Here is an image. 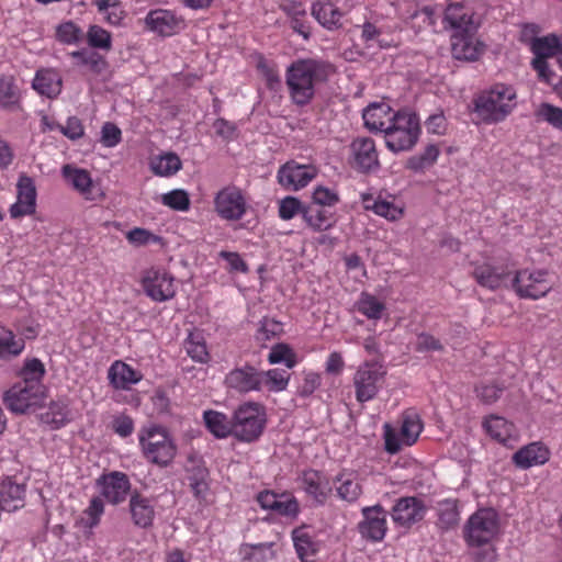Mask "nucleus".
Returning a JSON list of instances; mask_svg holds the SVG:
<instances>
[{"label": "nucleus", "mask_w": 562, "mask_h": 562, "mask_svg": "<svg viewBox=\"0 0 562 562\" xmlns=\"http://www.w3.org/2000/svg\"><path fill=\"white\" fill-rule=\"evenodd\" d=\"M331 70L330 64L322 59L294 60L285 71V83L292 103L296 106L310 104L317 86L327 81Z\"/></svg>", "instance_id": "obj_1"}, {"label": "nucleus", "mask_w": 562, "mask_h": 562, "mask_svg": "<svg viewBox=\"0 0 562 562\" xmlns=\"http://www.w3.org/2000/svg\"><path fill=\"white\" fill-rule=\"evenodd\" d=\"M473 113L484 124L506 120L517 106V91L512 85L495 83L473 99Z\"/></svg>", "instance_id": "obj_2"}, {"label": "nucleus", "mask_w": 562, "mask_h": 562, "mask_svg": "<svg viewBox=\"0 0 562 562\" xmlns=\"http://www.w3.org/2000/svg\"><path fill=\"white\" fill-rule=\"evenodd\" d=\"M393 122L384 133L386 147L393 153L412 149L420 135L418 116L408 110L396 111Z\"/></svg>", "instance_id": "obj_3"}, {"label": "nucleus", "mask_w": 562, "mask_h": 562, "mask_svg": "<svg viewBox=\"0 0 562 562\" xmlns=\"http://www.w3.org/2000/svg\"><path fill=\"white\" fill-rule=\"evenodd\" d=\"M498 513L493 508H480L468 519L463 528V538L469 547L491 544L499 535Z\"/></svg>", "instance_id": "obj_4"}, {"label": "nucleus", "mask_w": 562, "mask_h": 562, "mask_svg": "<svg viewBox=\"0 0 562 562\" xmlns=\"http://www.w3.org/2000/svg\"><path fill=\"white\" fill-rule=\"evenodd\" d=\"M144 457L160 467L168 465L177 453V447L168 431L159 426L144 427L138 435Z\"/></svg>", "instance_id": "obj_5"}, {"label": "nucleus", "mask_w": 562, "mask_h": 562, "mask_svg": "<svg viewBox=\"0 0 562 562\" xmlns=\"http://www.w3.org/2000/svg\"><path fill=\"white\" fill-rule=\"evenodd\" d=\"M234 437L243 442H254L266 428V407L257 402H245L234 412Z\"/></svg>", "instance_id": "obj_6"}, {"label": "nucleus", "mask_w": 562, "mask_h": 562, "mask_svg": "<svg viewBox=\"0 0 562 562\" xmlns=\"http://www.w3.org/2000/svg\"><path fill=\"white\" fill-rule=\"evenodd\" d=\"M386 369L375 360L361 363L352 378L356 400L359 403L372 401L385 383Z\"/></svg>", "instance_id": "obj_7"}, {"label": "nucleus", "mask_w": 562, "mask_h": 562, "mask_svg": "<svg viewBox=\"0 0 562 562\" xmlns=\"http://www.w3.org/2000/svg\"><path fill=\"white\" fill-rule=\"evenodd\" d=\"M47 397L46 386L15 383L3 394L5 407L15 414H24L41 407Z\"/></svg>", "instance_id": "obj_8"}, {"label": "nucleus", "mask_w": 562, "mask_h": 562, "mask_svg": "<svg viewBox=\"0 0 562 562\" xmlns=\"http://www.w3.org/2000/svg\"><path fill=\"white\" fill-rule=\"evenodd\" d=\"M423 430V422L420 416L413 411L405 412L402 417V425L397 434L390 425L384 427V446L385 450L395 454L402 446H413Z\"/></svg>", "instance_id": "obj_9"}, {"label": "nucleus", "mask_w": 562, "mask_h": 562, "mask_svg": "<svg viewBox=\"0 0 562 562\" xmlns=\"http://www.w3.org/2000/svg\"><path fill=\"white\" fill-rule=\"evenodd\" d=\"M548 278L546 269H521L515 273L513 289L520 297L537 300L550 291Z\"/></svg>", "instance_id": "obj_10"}, {"label": "nucleus", "mask_w": 562, "mask_h": 562, "mask_svg": "<svg viewBox=\"0 0 562 562\" xmlns=\"http://www.w3.org/2000/svg\"><path fill=\"white\" fill-rule=\"evenodd\" d=\"M213 203L217 215L227 222L241 220L248 210L245 193L235 186H228L218 191Z\"/></svg>", "instance_id": "obj_11"}, {"label": "nucleus", "mask_w": 562, "mask_h": 562, "mask_svg": "<svg viewBox=\"0 0 562 562\" xmlns=\"http://www.w3.org/2000/svg\"><path fill=\"white\" fill-rule=\"evenodd\" d=\"M477 0H463L450 3L445 11V20L453 31H477L481 25Z\"/></svg>", "instance_id": "obj_12"}, {"label": "nucleus", "mask_w": 562, "mask_h": 562, "mask_svg": "<svg viewBox=\"0 0 562 562\" xmlns=\"http://www.w3.org/2000/svg\"><path fill=\"white\" fill-rule=\"evenodd\" d=\"M361 516L357 525L361 538L373 543L381 542L389 529L385 508L380 504L366 506L361 509Z\"/></svg>", "instance_id": "obj_13"}, {"label": "nucleus", "mask_w": 562, "mask_h": 562, "mask_svg": "<svg viewBox=\"0 0 562 562\" xmlns=\"http://www.w3.org/2000/svg\"><path fill=\"white\" fill-rule=\"evenodd\" d=\"M471 276L476 283L491 291L501 289L510 276V269L506 261L493 262L490 259L471 262Z\"/></svg>", "instance_id": "obj_14"}, {"label": "nucleus", "mask_w": 562, "mask_h": 562, "mask_svg": "<svg viewBox=\"0 0 562 562\" xmlns=\"http://www.w3.org/2000/svg\"><path fill=\"white\" fill-rule=\"evenodd\" d=\"M302 491L316 505L323 506L333 494V481L321 470L305 469L299 475Z\"/></svg>", "instance_id": "obj_15"}, {"label": "nucleus", "mask_w": 562, "mask_h": 562, "mask_svg": "<svg viewBox=\"0 0 562 562\" xmlns=\"http://www.w3.org/2000/svg\"><path fill=\"white\" fill-rule=\"evenodd\" d=\"M145 293L156 302H165L176 294L175 279L161 269H148L142 278Z\"/></svg>", "instance_id": "obj_16"}, {"label": "nucleus", "mask_w": 562, "mask_h": 562, "mask_svg": "<svg viewBox=\"0 0 562 562\" xmlns=\"http://www.w3.org/2000/svg\"><path fill=\"white\" fill-rule=\"evenodd\" d=\"M450 41L451 54L458 60H477L486 48L477 37V31H453Z\"/></svg>", "instance_id": "obj_17"}, {"label": "nucleus", "mask_w": 562, "mask_h": 562, "mask_svg": "<svg viewBox=\"0 0 562 562\" xmlns=\"http://www.w3.org/2000/svg\"><path fill=\"white\" fill-rule=\"evenodd\" d=\"M36 198L37 192L33 178L21 173L16 182V201L9 209L10 216L21 218L34 214Z\"/></svg>", "instance_id": "obj_18"}, {"label": "nucleus", "mask_w": 562, "mask_h": 562, "mask_svg": "<svg viewBox=\"0 0 562 562\" xmlns=\"http://www.w3.org/2000/svg\"><path fill=\"white\" fill-rule=\"evenodd\" d=\"M227 389L240 394L261 391L263 375L254 366L245 364L229 371L224 380Z\"/></svg>", "instance_id": "obj_19"}, {"label": "nucleus", "mask_w": 562, "mask_h": 562, "mask_svg": "<svg viewBox=\"0 0 562 562\" xmlns=\"http://www.w3.org/2000/svg\"><path fill=\"white\" fill-rule=\"evenodd\" d=\"M61 176L65 181L86 200L97 201L103 198V192L100 186L92 180L90 173L86 169L68 164L63 166Z\"/></svg>", "instance_id": "obj_20"}, {"label": "nucleus", "mask_w": 562, "mask_h": 562, "mask_svg": "<svg viewBox=\"0 0 562 562\" xmlns=\"http://www.w3.org/2000/svg\"><path fill=\"white\" fill-rule=\"evenodd\" d=\"M317 175L315 167L289 161L278 170V182L286 189L297 191L306 187Z\"/></svg>", "instance_id": "obj_21"}, {"label": "nucleus", "mask_w": 562, "mask_h": 562, "mask_svg": "<svg viewBox=\"0 0 562 562\" xmlns=\"http://www.w3.org/2000/svg\"><path fill=\"white\" fill-rule=\"evenodd\" d=\"M352 166L358 171L368 173L380 167L375 143L370 137H357L350 144Z\"/></svg>", "instance_id": "obj_22"}, {"label": "nucleus", "mask_w": 562, "mask_h": 562, "mask_svg": "<svg viewBox=\"0 0 562 562\" xmlns=\"http://www.w3.org/2000/svg\"><path fill=\"white\" fill-rule=\"evenodd\" d=\"M426 513L423 501L415 496L398 498L391 510V517L395 525L409 528L420 521Z\"/></svg>", "instance_id": "obj_23"}, {"label": "nucleus", "mask_w": 562, "mask_h": 562, "mask_svg": "<svg viewBox=\"0 0 562 562\" xmlns=\"http://www.w3.org/2000/svg\"><path fill=\"white\" fill-rule=\"evenodd\" d=\"M100 494L113 505L123 503L131 490L127 475L123 472L113 471L103 474L97 481Z\"/></svg>", "instance_id": "obj_24"}, {"label": "nucleus", "mask_w": 562, "mask_h": 562, "mask_svg": "<svg viewBox=\"0 0 562 562\" xmlns=\"http://www.w3.org/2000/svg\"><path fill=\"white\" fill-rule=\"evenodd\" d=\"M146 27L161 36H171L183 27V20L173 11L156 9L147 13L145 18Z\"/></svg>", "instance_id": "obj_25"}, {"label": "nucleus", "mask_w": 562, "mask_h": 562, "mask_svg": "<svg viewBox=\"0 0 562 562\" xmlns=\"http://www.w3.org/2000/svg\"><path fill=\"white\" fill-rule=\"evenodd\" d=\"M550 456V449L543 442L533 441L518 449L512 460L517 468L527 470L547 463Z\"/></svg>", "instance_id": "obj_26"}, {"label": "nucleus", "mask_w": 562, "mask_h": 562, "mask_svg": "<svg viewBox=\"0 0 562 562\" xmlns=\"http://www.w3.org/2000/svg\"><path fill=\"white\" fill-rule=\"evenodd\" d=\"M339 499L349 504L356 503L363 493L359 475L356 471L344 469L333 480Z\"/></svg>", "instance_id": "obj_27"}, {"label": "nucleus", "mask_w": 562, "mask_h": 562, "mask_svg": "<svg viewBox=\"0 0 562 562\" xmlns=\"http://www.w3.org/2000/svg\"><path fill=\"white\" fill-rule=\"evenodd\" d=\"M361 203L366 211H371L375 215L384 217L390 222H395L404 216V209L381 195L374 196L372 193H362Z\"/></svg>", "instance_id": "obj_28"}, {"label": "nucleus", "mask_w": 562, "mask_h": 562, "mask_svg": "<svg viewBox=\"0 0 562 562\" xmlns=\"http://www.w3.org/2000/svg\"><path fill=\"white\" fill-rule=\"evenodd\" d=\"M483 428L486 434L495 441L509 446L517 440V430L515 425L506 418L497 415H491L483 422Z\"/></svg>", "instance_id": "obj_29"}, {"label": "nucleus", "mask_w": 562, "mask_h": 562, "mask_svg": "<svg viewBox=\"0 0 562 562\" xmlns=\"http://www.w3.org/2000/svg\"><path fill=\"white\" fill-rule=\"evenodd\" d=\"M396 112L386 103H373L367 106L363 111L362 119L366 127L374 132H383L387 130L393 122L392 116Z\"/></svg>", "instance_id": "obj_30"}, {"label": "nucleus", "mask_w": 562, "mask_h": 562, "mask_svg": "<svg viewBox=\"0 0 562 562\" xmlns=\"http://www.w3.org/2000/svg\"><path fill=\"white\" fill-rule=\"evenodd\" d=\"M25 504V485L7 477L0 485V508L13 513Z\"/></svg>", "instance_id": "obj_31"}, {"label": "nucleus", "mask_w": 562, "mask_h": 562, "mask_svg": "<svg viewBox=\"0 0 562 562\" xmlns=\"http://www.w3.org/2000/svg\"><path fill=\"white\" fill-rule=\"evenodd\" d=\"M108 378L114 389L128 390L133 384L142 380L143 374L127 363L116 360L111 364L108 371Z\"/></svg>", "instance_id": "obj_32"}, {"label": "nucleus", "mask_w": 562, "mask_h": 562, "mask_svg": "<svg viewBox=\"0 0 562 562\" xmlns=\"http://www.w3.org/2000/svg\"><path fill=\"white\" fill-rule=\"evenodd\" d=\"M311 13L314 19L326 30L333 31L341 26L342 12L329 0L313 2Z\"/></svg>", "instance_id": "obj_33"}, {"label": "nucleus", "mask_w": 562, "mask_h": 562, "mask_svg": "<svg viewBox=\"0 0 562 562\" xmlns=\"http://www.w3.org/2000/svg\"><path fill=\"white\" fill-rule=\"evenodd\" d=\"M133 522L140 528L151 526L155 518L154 501L140 494H133L130 499Z\"/></svg>", "instance_id": "obj_34"}, {"label": "nucleus", "mask_w": 562, "mask_h": 562, "mask_svg": "<svg viewBox=\"0 0 562 562\" xmlns=\"http://www.w3.org/2000/svg\"><path fill=\"white\" fill-rule=\"evenodd\" d=\"M280 9L290 18L293 31L307 40L311 35V30L306 21L304 4L295 0H283L280 3Z\"/></svg>", "instance_id": "obj_35"}, {"label": "nucleus", "mask_w": 562, "mask_h": 562, "mask_svg": "<svg viewBox=\"0 0 562 562\" xmlns=\"http://www.w3.org/2000/svg\"><path fill=\"white\" fill-rule=\"evenodd\" d=\"M303 220L314 232L327 231L335 224L334 213L330 210L313 203L305 204Z\"/></svg>", "instance_id": "obj_36"}, {"label": "nucleus", "mask_w": 562, "mask_h": 562, "mask_svg": "<svg viewBox=\"0 0 562 562\" xmlns=\"http://www.w3.org/2000/svg\"><path fill=\"white\" fill-rule=\"evenodd\" d=\"M182 168L180 157L172 151H165L149 159L150 171L158 177L169 178Z\"/></svg>", "instance_id": "obj_37"}, {"label": "nucleus", "mask_w": 562, "mask_h": 562, "mask_svg": "<svg viewBox=\"0 0 562 562\" xmlns=\"http://www.w3.org/2000/svg\"><path fill=\"white\" fill-rule=\"evenodd\" d=\"M32 87L40 94L52 99L60 93L61 79L56 71L52 69H42L36 72Z\"/></svg>", "instance_id": "obj_38"}, {"label": "nucleus", "mask_w": 562, "mask_h": 562, "mask_svg": "<svg viewBox=\"0 0 562 562\" xmlns=\"http://www.w3.org/2000/svg\"><path fill=\"white\" fill-rule=\"evenodd\" d=\"M71 411L69 408V400L66 397L52 401L47 411L42 415L44 423L52 425L54 428H60L71 420Z\"/></svg>", "instance_id": "obj_39"}, {"label": "nucleus", "mask_w": 562, "mask_h": 562, "mask_svg": "<svg viewBox=\"0 0 562 562\" xmlns=\"http://www.w3.org/2000/svg\"><path fill=\"white\" fill-rule=\"evenodd\" d=\"M0 106L10 112L21 109V91L11 76L0 78Z\"/></svg>", "instance_id": "obj_40"}, {"label": "nucleus", "mask_w": 562, "mask_h": 562, "mask_svg": "<svg viewBox=\"0 0 562 562\" xmlns=\"http://www.w3.org/2000/svg\"><path fill=\"white\" fill-rule=\"evenodd\" d=\"M243 562H270L276 558L274 543H245L239 549Z\"/></svg>", "instance_id": "obj_41"}, {"label": "nucleus", "mask_w": 562, "mask_h": 562, "mask_svg": "<svg viewBox=\"0 0 562 562\" xmlns=\"http://www.w3.org/2000/svg\"><path fill=\"white\" fill-rule=\"evenodd\" d=\"M561 40L555 34H548L536 37L530 42V50L533 54L532 60H548L552 58L561 46Z\"/></svg>", "instance_id": "obj_42"}, {"label": "nucleus", "mask_w": 562, "mask_h": 562, "mask_svg": "<svg viewBox=\"0 0 562 562\" xmlns=\"http://www.w3.org/2000/svg\"><path fill=\"white\" fill-rule=\"evenodd\" d=\"M292 540L294 543L297 557L302 562H313L317 552L316 543L313 541L312 536L305 527L295 528L292 531Z\"/></svg>", "instance_id": "obj_43"}, {"label": "nucleus", "mask_w": 562, "mask_h": 562, "mask_svg": "<svg viewBox=\"0 0 562 562\" xmlns=\"http://www.w3.org/2000/svg\"><path fill=\"white\" fill-rule=\"evenodd\" d=\"M45 373V366L40 359L26 358L19 373L21 378L19 383H25L30 386H45L43 384Z\"/></svg>", "instance_id": "obj_44"}, {"label": "nucleus", "mask_w": 562, "mask_h": 562, "mask_svg": "<svg viewBox=\"0 0 562 562\" xmlns=\"http://www.w3.org/2000/svg\"><path fill=\"white\" fill-rule=\"evenodd\" d=\"M357 311L368 319L379 321L386 310L385 304L371 293L362 292L356 303Z\"/></svg>", "instance_id": "obj_45"}, {"label": "nucleus", "mask_w": 562, "mask_h": 562, "mask_svg": "<svg viewBox=\"0 0 562 562\" xmlns=\"http://www.w3.org/2000/svg\"><path fill=\"white\" fill-rule=\"evenodd\" d=\"M273 505L272 513L289 519H295L301 512L299 499L289 491L281 492Z\"/></svg>", "instance_id": "obj_46"}, {"label": "nucleus", "mask_w": 562, "mask_h": 562, "mask_svg": "<svg viewBox=\"0 0 562 562\" xmlns=\"http://www.w3.org/2000/svg\"><path fill=\"white\" fill-rule=\"evenodd\" d=\"M439 148L436 145H428L423 153L409 157L405 167L415 172L424 171L431 167L439 157Z\"/></svg>", "instance_id": "obj_47"}, {"label": "nucleus", "mask_w": 562, "mask_h": 562, "mask_svg": "<svg viewBox=\"0 0 562 562\" xmlns=\"http://www.w3.org/2000/svg\"><path fill=\"white\" fill-rule=\"evenodd\" d=\"M25 344L21 338H15L14 334L0 326V358L9 359L19 356L24 350Z\"/></svg>", "instance_id": "obj_48"}, {"label": "nucleus", "mask_w": 562, "mask_h": 562, "mask_svg": "<svg viewBox=\"0 0 562 562\" xmlns=\"http://www.w3.org/2000/svg\"><path fill=\"white\" fill-rule=\"evenodd\" d=\"M535 117L537 122H544L554 130L562 132V108L542 102L535 110Z\"/></svg>", "instance_id": "obj_49"}, {"label": "nucleus", "mask_w": 562, "mask_h": 562, "mask_svg": "<svg viewBox=\"0 0 562 562\" xmlns=\"http://www.w3.org/2000/svg\"><path fill=\"white\" fill-rule=\"evenodd\" d=\"M282 331V323L266 317L260 322L255 339L261 347H267V344L279 337Z\"/></svg>", "instance_id": "obj_50"}, {"label": "nucleus", "mask_w": 562, "mask_h": 562, "mask_svg": "<svg viewBox=\"0 0 562 562\" xmlns=\"http://www.w3.org/2000/svg\"><path fill=\"white\" fill-rule=\"evenodd\" d=\"M256 68L269 89L273 90L280 85V74L274 61L268 60L262 54H259L256 57Z\"/></svg>", "instance_id": "obj_51"}, {"label": "nucleus", "mask_w": 562, "mask_h": 562, "mask_svg": "<svg viewBox=\"0 0 562 562\" xmlns=\"http://www.w3.org/2000/svg\"><path fill=\"white\" fill-rule=\"evenodd\" d=\"M263 375V384L270 392H282L284 391L290 381V373L283 369H270L268 371H260Z\"/></svg>", "instance_id": "obj_52"}, {"label": "nucleus", "mask_w": 562, "mask_h": 562, "mask_svg": "<svg viewBox=\"0 0 562 562\" xmlns=\"http://www.w3.org/2000/svg\"><path fill=\"white\" fill-rule=\"evenodd\" d=\"M268 362L270 364L283 362L288 369H292L297 363V357L289 345L279 342L271 348L268 355Z\"/></svg>", "instance_id": "obj_53"}, {"label": "nucleus", "mask_w": 562, "mask_h": 562, "mask_svg": "<svg viewBox=\"0 0 562 562\" xmlns=\"http://www.w3.org/2000/svg\"><path fill=\"white\" fill-rule=\"evenodd\" d=\"M104 513V504L101 497L97 496L90 501L89 506L83 510L81 521L85 528L93 529L101 520V516Z\"/></svg>", "instance_id": "obj_54"}, {"label": "nucleus", "mask_w": 562, "mask_h": 562, "mask_svg": "<svg viewBox=\"0 0 562 562\" xmlns=\"http://www.w3.org/2000/svg\"><path fill=\"white\" fill-rule=\"evenodd\" d=\"M339 200L337 191L324 186H317L314 188L312 193L311 203L330 210V207L335 206Z\"/></svg>", "instance_id": "obj_55"}, {"label": "nucleus", "mask_w": 562, "mask_h": 562, "mask_svg": "<svg viewBox=\"0 0 562 562\" xmlns=\"http://www.w3.org/2000/svg\"><path fill=\"white\" fill-rule=\"evenodd\" d=\"M161 203L175 211L184 212L189 210L190 199L184 190L176 189L162 194Z\"/></svg>", "instance_id": "obj_56"}, {"label": "nucleus", "mask_w": 562, "mask_h": 562, "mask_svg": "<svg viewBox=\"0 0 562 562\" xmlns=\"http://www.w3.org/2000/svg\"><path fill=\"white\" fill-rule=\"evenodd\" d=\"M304 206L305 204H303L297 198L285 196L279 202V217L283 221H290L297 214L303 216Z\"/></svg>", "instance_id": "obj_57"}, {"label": "nucleus", "mask_w": 562, "mask_h": 562, "mask_svg": "<svg viewBox=\"0 0 562 562\" xmlns=\"http://www.w3.org/2000/svg\"><path fill=\"white\" fill-rule=\"evenodd\" d=\"M186 348L188 355L195 361L205 362L209 359L206 344L199 334H190Z\"/></svg>", "instance_id": "obj_58"}, {"label": "nucleus", "mask_w": 562, "mask_h": 562, "mask_svg": "<svg viewBox=\"0 0 562 562\" xmlns=\"http://www.w3.org/2000/svg\"><path fill=\"white\" fill-rule=\"evenodd\" d=\"M88 43L90 46L109 50L111 48V34L99 25H92L87 33Z\"/></svg>", "instance_id": "obj_59"}, {"label": "nucleus", "mask_w": 562, "mask_h": 562, "mask_svg": "<svg viewBox=\"0 0 562 562\" xmlns=\"http://www.w3.org/2000/svg\"><path fill=\"white\" fill-rule=\"evenodd\" d=\"M235 420L229 419L225 414L213 411V436L225 438L229 435L234 436Z\"/></svg>", "instance_id": "obj_60"}, {"label": "nucleus", "mask_w": 562, "mask_h": 562, "mask_svg": "<svg viewBox=\"0 0 562 562\" xmlns=\"http://www.w3.org/2000/svg\"><path fill=\"white\" fill-rule=\"evenodd\" d=\"M94 4L109 23L116 25L121 22L123 11L119 8V0H94Z\"/></svg>", "instance_id": "obj_61"}, {"label": "nucleus", "mask_w": 562, "mask_h": 562, "mask_svg": "<svg viewBox=\"0 0 562 562\" xmlns=\"http://www.w3.org/2000/svg\"><path fill=\"white\" fill-rule=\"evenodd\" d=\"M460 513L453 503H446L439 509L438 524L442 529H451L459 524Z\"/></svg>", "instance_id": "obj_62"}, {"label": "nucleus", "mask_w": 562, "mask_h": 562, "mask_svg": "<svg viewBox=\"0 0 562 562\" xmlns=\"http://www.w3.org/2000/svg\"><path fill=\"white\" fill-rule=\"evenodd\" d=\"M126 239L134 246H145L158 243L160 237L148 229L135 227L126 233Z\"/></svg>", "instance_id": "obj_63"}, {"label": "nucleus", "mask_w": 562, "mask_h": 562, "mask_svg": "<svg viewBox=\"0 0 562 562\" xmlns=\"http://www.w3.org/2000/svg\"><path fill=\"white\" fill-rule=\"evenodd\" d=\"M218 257L225 261L224 268L229 272L246 273L248 271L246 261L237 252L221 251Z\"/></svg>", "instance_id": "obj_64"}]
</instances>
